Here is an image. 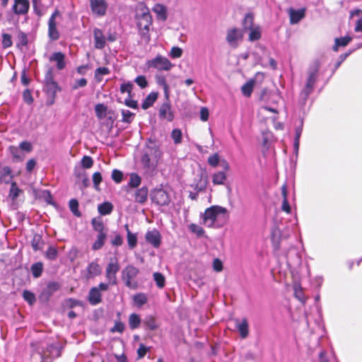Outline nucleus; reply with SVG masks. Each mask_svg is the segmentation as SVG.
Listing matches in <instances>:
<instances>
[{
	"instance_id": "f257e3e1",
	"label": "nucleus",
	"mask_w": 362,
	"mask_h": 362,
	"mask_svg": "<svg viewBox=\"0 0 362 362\" xmlns=\"http://www.w3.org/2000/svg\"><path fill=\"white\" fill-rule=\"evenodd\" d=\"M202 223L207 228H221L229 220L228 210L218 205H213L200 214Z\"/></svg>"
},
{
	"instance_id": "f03ea898",
	"label": "nucleus",
	"mask_w": 362,
	"mask_h": 362,
	"mask_svg": "<svg viewBox=\"0 0 362 362\" xmlns=\"http://www.w3.org/2000/svg\"><path fill=\"white\" fill-rule=\"evenodd\" d=\"M136 20L141 37L148 42L151 40L149 30L152 25V16L150 10L144 4H141L137 8Z\"/></svg>"
},
{
	"instance_id": "7ed1b4c3",
	"label": "nucleus",
	"mask_w": 362,
	"mask_h": 362,
	"mask_svg": "<svg viewBox=\"0 0 362 362\" xmlns=\"http://www.w3.org/2000/svg\"><path fill=\"white\" fill-rule=\"evenodd\" d=\"M319 66L313 64L308 71V76L305 85L300 93V101L303 105L305 103L310 93L313 92L314 86L318 78Z\"/></svg>"
},
{
	"instance_id": "20e7f679",
	"label": "nucleus",
	"mask_w": 362,
	"mask_h": 362,
	"mask_svg": "<svg viewBox=\"0 0 362 362\" xmlns=\"http://www.w3.org/2000/svg\"><path fill=\"white\" fill-rule=\"evenodd\" d=\"M59 356V349L51 344L47 346L45 350L35 351L31 356V359L33 362H51L52 358L58 357Z\"/></svg>"
},
{
	"instance_id": "39448f33",
	"label": "nucleus",
	"mask_w": 362,
	"mask_h": 362,
	"mask_svg": "<svg viewBox=\"0 0 362 362\" xmlns=\"http://www.w3.org/2000/svg\"><path fill=\"white\" fill-rule=\"evenodd\" d=\"M146 66L148 69H155L158 71H170L173 67L170 61L162 55H157L156 57L147 60Z\"/></svg>"
},
{
	"instance_id": "423d86ee",
	"label": "nucleus",
	"mask_w": 362,
	"mask_h": 362,
	"mask_svg": "<svg viewBox=\"0 0 362 362\" xmlns=\"http://www.w3.org/2000/svg\"><path fill=\"white\" fill-rule=\"evenodd\" d=\"M139 272V269L133 265H128L124 268L122 271V279L127 287L132 289L137 288L138 284L134 279L138 275Z\"/></svg>"
},
{
	"instance_id": "0eeeda50",
	"label": "nucleus",
	"mask_w": 362,
	"mask_h": 362,
	"mask_svg": "<svg viewBox=\"0 0 362 362\" xmlns=\"http://www.w3.org/2000/svg\"><path fill=\"white\" fill-rule=\"evenodd\" d=\"M120 269L118 260L117 258H111L110 262L105 268V277L107 280L109 285H116L117 283V274Z\"/></svg>"
},
{
	"instance_id": "6e6552de",
	"label": "nucleus",
	"mask_w": 362,
	"mask_h": 362,
	"mask_svg": "<svg viewBox=\"0 0 362 362\" xmlns=\"http://www.w3.org/2000/svg\"><path fill=\"white\" fill-rule=\"evenodd\" d=\"M108 284L106 283H100L98 286L93 287L90 289L88 300L90 304L96 305L102 301L101 291H107Z\"/></svg>"
},
{
	"instance_id": "1a4fd4ad",
	"label": "nucleus",
	"mask_w": 362,
	"mask_h": 362,
	"mask_svg": "<svg viewBox=\"0 0 362 362\" xmlns=\"http://www.w3.org/2000/svg\"><path fill=\"white\" fill-rule=\"evenodd\" d=\"M244 28L250 30L249 40L255 41L261 37V30L259 26L253 25V18L251 15L247 14L245 16L244 22Z\"/></svg>"
},
{
	"instance_id": "9d476101",
	"label": "nucleus",
	"mask_w": 362,
	"mask_h": 362,
	"mask_svg": "<svg viewBox=\"0 0 362 362\" xmlns=\"http://www.w3.org/2000/svg\"><path fill=\"white\" fill-rule=\"evenodd\" d=\"M153 202L160 206H166L170 202L169 194L161 188L154 189L151 194Z\"/></svg>"
},
{
	"instance_id": "9b49d317",
	"label": "nucleus",
	"mask_w": 362,
	"mask_h": 362,
	"mask_svg": "<svg viewBox=\"0 0 362 362\" xmlns=\"http://www.w3.org/2000/svg\"><path fill=\"white\" fill-rule=\"evenodd\" d=\"M158 117L161 120H165L169 122L173 121L175 113L169 100H167L165 99V101L160 106L158 109Z\"/></svg>"
},
{
	"instance_id": "f8f14e48",
	"label": "nucleus",
	"mask_w": 362,
	"mask_h": 362,
	"mask_svg": "<svg viewBox=\"0 0 362 362\" xmlns=\"http://www.w3.org/2000/svg\"><path fill=\"white\" fill-rule=\"evenodd\" d=\"M243 36V32L240 29L230 28L227 31L226 41L230 47L235 48L242 40Z\"/></svg>"
},
{
	"instance_id": "ddd939ff",
	"label": "nucleus",
	"mask_w": 362,
	"mask_h": 362,
	"mask_svg": "<svg viewBox=\"0 0 362 362\" xmlns=\"http://www.w3.org/2000/svg\"><path fill=\"white\" fill-rule=\"evenodd\" d=\"M90 5L93 14L103 16L106 13L107 4L105 0H90Z\"/></svg>"
},
{
	"instance_id": "4468645a",
	"label": "nucleus",
	"mask_w": 362,
	"mask_h": 362,
	"mask_svg": "<svg viewBox=\"0 0 362 362\" xmlns=\"http://www.w3.org/2000/svg\"><path fill=\"white\" fill-rule=\"evenodd\" d=\"M59 15V11H55L50 16L48 22V34L49 37L52 40H57L59 37V32L57 29L56 18Z\"/></svg>"
},
{
	"instance_id": "2eb2a0df",
	"label": "nucleus",
	"mask_w": 362,
	"mask_h": 362,
	"mask_svg": "<svg viewBox=\"0 0 362 362\" xmlns=\"http://www.w3.org/2000/svg\"><path fill=\"white\" fill-rule=\"evenodd\" d=\"M30 8L28 0H14L12 9L16 15H25L28 13Z\"/></svg>"
},
{
	"instance_id": "dca6fc26",
	"label": "nucleus",
	"mask_w": 362,
	"mask_h": 362,
	"mask_svg": "<svg viewBox=\"0 0 362 362\" xmlns=\"http://www.w3.org/2000/svg\"><path fill=\"white\" fill-rule=\"evenodd\" d=\"M100 273L101 267L100 264L96 261H93L88 265L84 272V276L87 279H89L100 275Z\"/></svg>"
},
{
	"instance_id": "f3484780",
	"label": "nucleus",
	"mask_w": 362,
	"mask_h": 362,
	"mask_svg": "<svg viewBox=\"0 0 362 362\" xmlns=\"http://www.w3.org/2000/svg\"><path fill=\"white\" fill-rule=\"evenodd\" d=\"M94 46L98 49H102L105 47L106 37L103 32L99 28L93 30Z\"/></svg>"
},
{
	"instance_id": "a211bd4d",
	"label": "nucleus",
	"mask_w": 362,
	"mask_h": 362,
	"mask_svg": "<svg viewBox=\"0 0 362 362\" xmlns=\"http://www.w3.org/2000/svg\"><path fill=\"white\" fill-rule=\"evenodd\" d=\"M49 60L56 63L57 69L58 70H62L66 67V64L65 61V55L61 52L52 53L49 56Z\"/></svg>"
},
{
	"instance_id": "6ab92c4d",
	"label": "nucleus",
	"mask_w": 362,
	"mask_h": 362,
	"mask_svg": "<svg viewBox=\"0 0 362 362\" xmlns=\"http://www.w3.org/2000/svg\"><path fill=\"white\" fill-rule=\"evenodd\" d=\"M235 327L242 339H245L249 334V325L246 318L241 320H235Z\"/></svg>"
},
{
	"instance_id": "aec40b11",
	"label": "nucleus",
	"mask_w": 362,
	"mask_h": 362,
	"mask_svg": "<svg viewBox=\"0 0 362 362\" xmlns=\"http://www.w3.org/2000/svg\"><path fill=\"white\" fill-rule=\"evenodd\" d=\"M146 240L154 247H158L160 245V234L157 230L148 231L146 234Z\"/></svg>"
},
{
	"instance_id": "412c9836",
	"label": "nucleus",
	"mask_w": 362,
	"mask_h": 362,
	"mask_svg": "<svg viewBox=\"0 0 362 362\" xmlns=\"http://www.w3.org/2000/svg\"><path fill=\"white\" fill-rule=\"evenodd\" d=\"M288 14L291 24H296L305 17V8H300L298 10L290 8L288 10Z\"/></svg>"
},
{
	"instance_id": "4be33fe9",
	"label": "nucleus",
	"mask_w": 362,
	"mask_h": 362,
	"mask_svg": "<svg viewBox=\"0 0 362 362\" xmlns=\"http://www.w3.org/2000/svg\"><path fill=\"white\" fill-rule=\"evenodd\" d=\"M269 99L271 101V103L272 105H263L260 109L259 111L262 110H267L271 112L274 113H278V110H276V107L274 105L277 104L279 100H280V96L276 93H273L269 94Z\"/></svg>"
},
{
	"instance_id": "5701e85b",
	"label": "nucleus",
	"mask_w": 362,
	"mask_h": 362,
	"mask_svg": "<svg viewBox=\"0 0 362 362\" xmlns=\"http://www.w3.org/2000/svg\"><path fill=\"white\" fill-rule=\"evenodd\" d=\"M59 288V285L57 282H49L46 288H45L42 293L41 298H45V300H48L54 292L58 291Z\"/></svg>"
},
{
	"instance_id": "b1692460",
	"label": "nucleus",
	"mask_w": 362,
	"mask_h": 362,
	"mask_svg": "<svg viewBox=\"0 0 362 362\" xmlns=\"http://www.w3.org/2000/svg\"><path fill=\"white\" fill-rule=\"evenodd\" d=\"M13 179L12 171L8 166L0 167V183L8 184Z\"/></svg>"
},
{
	"instance_id": "393cba45",
	"label": "nucleus",
	"mask_w": 362,
	"mask_h": 362,
	"mask_svg": "<svg viewBox=\"0 0 362 362\" xmlns=\"http://www.w3.org/2000/svg\"><path fill=\"white\" fill-rule=\"evenodd\" d=\"M156 81L157 84L163 88L165 98L168 100L170 97V88L166 81L165 77L163 75L158 74L156 76Z\"/></svg>"
},
{
	"instance_id": "a878e982",
	"label": "nucleus",
	"mask_w": 362,
	"mask_h": 362,
	"mask_svg": "<svg viewBox=\"0 0 362 362\" xmlns=\"http://www.w3.org/2000/svg\"><path fill=\"white\" fill-rule=\"evenodd\" d=\"M141 163L143 167L148 170H153L156 167V162L151 160L148 153H144L141 156Z\"/></svg>"
},
{
	"instance_id": "bb28decb",
	"label": "nucleus",
	"mask_w": 362,
	"mask_h": 362,
	"mask_svg": "<svg viewBox=\"0 0 362 362\" xmlns=\"http://www.w3.org/2000/svg\"><path fill=\"white\" fill-rule=\"evenodd\" d=\"M153 11L156 14L158 19L161 21L167 19V9L163 4H156L153 8Z\"/></svg>"
},
{
	"instance_id": "cd10ccee",
	"label": "nucleus",
	"mask_w": 362,
	"mask_h": 362,
	"mask_svg": "<svg viewBox=\"0 0 362 362\" xmlns=\"http://www.w3.org/2000/svg\"><path fill=\"white\" fill-rule=\"evenodd\" d=\"M281 194L283 197L281 210L287 214H290L291 209L287 199V187L286 184L281 187Z\"/></svg>"
},
{
	"instance_id": "c85d7f7f",
	"label": "nucleus",
	"mask_w": 362,
	"mask_h": 362,
	"mask_svg": "<svg viewBox=\"0 0 362 362\" xmlns=\"http://www.w3.org/2000/svg\"><path fill=\"white\" fill-rule=\"evenodd\" d=\"M148 197V189L146 187H141L135 192V201L139 204L144 203Z\"/></svg>"
},
{
	"instance_id": "c756f323",
	"label": "nucleus",
	"mask_w": 362,
	"mask_h": 362,
	"mask_svg": "<svg viewBox=\"0 0 362 362\" xmlns=\"http://www.w3.org/2000/svg\"><path fill=\"white\" fill-rule=\"evenodd\" d=\"M157 98H158V93H157L152 92V93H149L146 96V98L144 100V101H143V103L141 104V107L144 110H146V109L149 108L156 102V100H157Z\"/></svg>"
},
{
	"instance_id": "7c9ffc66",
	"label": "nucleus",
	"mask_w": 362,
	"mask_h": 362,
	"mask_svg": "<svg viewBox=\"0 0 362 362\" xmlns=\"http://www.w3.org/2000/svg\"><path fill=\"white\" fill-rule=\"evenodd\" d=\"M227 175L223 171H218L212 175V182L215 185H222L225 183Z\"/></svg>"
},
{
	"instance_id": "2f4dec72",
	"label": "nucleus",
	"mask_w": 362,
	"mask_h": 362,
	"mask_svg": "<svg viewBox=\"0 0 362 362\" xmlns=\"http://www.w3.org/2000/svg\"><path fill=\"white\" fill-rule=\"evenodd\" d=\"M127 230V243L130 249H134L137 245V235L136 233H132L127 224L124 226Z\"/></svg>"
},
{
	"instance_id": "473e14b6",
	"label": "nucleus",
	"mask_w": 362,
	"mask_h": 362,
	"mask_svg": "<svg viewBox=\"0 0 362 362\" xmlns=\"http://www.w3.org/2000/svg\"><path fill=\"white\" fill-rule=\"evenodd\" d=\"M148 302V297L146 293H139L133 296L134 305L138 308H141Z\"/></svg>"
},
{
	"instance_id": "72a5a7b5",
	"label": "nucleus",
	"mask_w": 362,
	"mask_h": 362,
	"mask_svg": "<svg viewBox=\"0 0 362 362\" xmlns=\"http://www.w3.org/2000/svg\"><path fill=\"white\" fill-rule=\"evenodd\" d=\"M113 209V206L110 202H105L100 204L98 206V212L102 216H105L111 214Z\"/></svg>"
},
{
	"instance_id": "f704fd0d",
	"label": "nucleus",
	"mask_w": 362,
	"mask_h": 362,
	"mask_svg": "<svg viewBox=\"0 0 362 362\" xmlns=\"http://www.w3.org/2000/svg\"><path fill=\"white\" fill-rule=\"evenodd\" d=\"M107 235L106 233H100L97 235V240L94 242L92 245L93 250H98L103 247L105 244Z\"/></svg>"
},
{
	"instance_id": "c9c22d12",
	"label": "nucleus",
	"mask_w": 362,
	"mask_h": 362,
	"mask_svg": "<svg viewBox=\"0 0 362 362\" xmlns=\"http://www.w3.org/2000/svg\"><path fill=\"white\" fill-rule=\"evenodd\" d=\"M31 245L34 251L41 250L44 246V241L39 235H35L31 241Z\"/></svg>"
},
{
	"instance_id": "e433bc0d",
	"label": "nucleus",
	"mask_w": 362,
	"mask_h": 362,
	"mask_svg": "<svg viewBox=\"0 0 362 362\" xmlns=\"http://www.w3.org/2000/svg\"><path fill=\"white\" fill-rule=\"evenodd\" d=\"M351 40L352 38L350 36L336 38L333 49L334 51H337L339 47H345L351 41Z\"/></svg>"
},
{
	"instance_id": "4c0bfd02",
	"label": "nucleus",
	"mask_w": 362,
	"mask_h": 362,
	"mask_svg": "<svg viewBox=\"0 0 362 362\" xmlns=\"http://www.w3.org/2000/svg\"><path fill=\"white\" fill-rule=\"evenodd\" d=\"M141 318L139 315L132 313L129 317V325L132 329H135L139 327Z\"/></svg>"
},
{
	"instance_id": "58836bf2",
	"label": "nucleus",
	"mask_w": 362,
	"mask_h": 362,
	"mask_svg": "<svg viewBox=\"0 0 362 362\" xmlns=\"http://www.w3.org/2000/svg\"><path fill=\"white\" fill-rule=\"evenodd\" d=\"M254 86L255 81L253 80L246 82L241 88L242 93L246 97H250L252 93Z\"/></svg>"
},
{
	"instance_id": "ea45409f",
	"label": "nucleus",
	"mask_w": 362,
	"mask_h": 362,
	"mask_svg": "<svg viewBox=\"0 0 362 362\" xmlns=\"http://www.w3.org/2000/svg\"><path fill=\"white\" fill-rule=\"evenodd\" d=\"M22 192L23 191L21 189H19V187L17 186V184L14 182H12L11 184V188L8 194L9 198H11L12 201H14Z\"/></svg>"
},
{
	"instance_id": "a19ab883",
	"label": "nucleus",
	"mask_w": 362,
	"mask_h": 362,
	"mask_svg": "<svg viewBox=\"0 0 362 362\" xmlns=\"http://www.w3.org/2000/svg\"><path fill=\"white\" fill-rule=\"evenodd\" d=\"M107 110V106H105L103 103L97 104L95 106V115H96L97 117L99 119H103L106 117Z\"/></svg>"
},
{
	"instance_id": "79ce46f5",
	"label": "nucleus",
	"mask_w": 362,
	"mask_h": 362,
	"mask_svg": "<svg viewBox=\"0 0 362 362\" xmlns=\"http://www.w3.org/2000/svg\"><path fill=\"white\" fill-rule=\"evenodd\" d=\"M170 136L175 145H178L182 141V132L180 129H173L171 132Z\"/></svg>"
},
{
	"instance_id": "37998d69",
	"label": "nucleus",
	"mask_w": 362,
	"mask_h": 362,
	"mask_svg": "<svg viewBox=\"0 0 362 362\" xmlns=\"http://www.w3.org/2000/svg\"><path fill=\"white\" fill-rule=\"evenodd\" d=\"M31 272L35 278H38L42 275L43 264L42 262H37L31 266Z\"/></svg>"
},
{
	"instance_id": "c03bdc74",
	"label": "nucleus",
	"mask_w": 362,
	"mask_h": 362,
	"mask_svg": "<svg viewBox=\"0 0 362 362\" xmlns=\"http://www.w3.org/2000/svg\"><path fill=\"white\" fill-rule=\"evenodd\" d=\"M45 88L48 94L52 95L53 97L59 90V86L56 81L45 83Z\"/></svg>"
},
{
	"instance_id": "a18cd8bd",
	"label": "nucleus",
	"mask_w": 362,
	"mask_h": 362,
	"mask_svg": "<svg viewBox=\"0 0 362 362\" xmlns=\"http://www.w3.org/2000/svg\"><path fill=\"white\" fill-rule=\"evenodd\" d=\"M294 288V296L301 303H304L306 300V298L303 294V288L300 284H295L293 286Z\"/></svg>"
},
{
	"instance_id": "49530a36",
	"label": "nucleus",
	"mask_w": 362,
	"mask_h": 362,
	"mask_svg": "<svg viewBox=\"0 0 362 362\" xmlns=\"http://www.w3.org/2000/svg\"><path fill=\"white\" fill-rule=\"evenodd\" d=\"M188 228L191 233L197 235L198 237H202L205 233L202 227L195 223H190L188 226Z\"/></svg>"
},
{
	"instance_id": "de8ad7c7",
	"label": "nucleus",
	"mask_w": 362,
	"mask_h": 362,
	"mask_svg": "<svg viewBox=\"0 0 362 362\" xmlns=\"http://www.w3.org/2000/svg\"><path fill=\"white\" fill-rule=\"evenodd\" d=\"M69 209L73 214L77 217H81V213L78 210V202L76 199H72L69 203Z\"/></svg>"
},
{
	"instance_id": "09e8293b",
	"label": "nucleus",
	"mask_w": 362,
	"mask_h": 362,
	"mask_svg": "<svg viewBox=\"0 0 362 362\" xmlns=\"http://www.w3.org/2000/svg\"><path fill=\"white\" fill-rule=\"evenodd\" d=\"M110 74V70L107 67H99L95 71V78L97 81L100 82L103 75Z\"/></svg>"
},
{
	"instance_id": "8fccbe9b",
	"label": "nucleus",
	"mask_w": 362,
	"mask_h": 362,
	"mask_svg": "<svg viewBox=\"0 0 362 362\" xmlns=\"http://www.w3.org/2000/svg\"><path fill=\"white\" fill-rule=\"evenodd\" d=\"M141 182V177L136 173H132L129 177V186L131 187H137Z\"/></svg>"
},
{
	"instance_id": "3c124183",
	"label": "nucleus",
	"mask_w": 362,
	"mask_h": 362,
	"mask_svg": "<svg viewBox=\"0 0 362 362\" xmlns=\"http://www.w3.org/2000/svg\"><path fill=\"white\" fill-rule=\"evenodd\" d=\"M23 299L29 303V305H33L36 301V298L35 294L30 291H24L23 293Z\"/></svg>"
},
{
	"instance_id": "603ef678",
	"label": "nucleus",
	"mask_w": 362,
	"mask_h": 362,
	"mask_svg": "<svg viewBox=\"0 0 362 362\" xmlns=\"http://www.w3.org/2000/svg\"><path fill=\"white\" fill-rule=\"evenodd\" d=\"M91 224L93 226V229L98 231V233H105L104 231V224L101 220L93 218L91 221Z\"/></svg>"
},
{
	"instance_id": "864d4df0",
	"label": "nucleus",
	"mask_w": 362,
	"mask_h": 362,
	"mask_svg": "<svg viewBox=\"0 0 362 362\" xmlns=\"http://www.w3.org/2000/svg\"><path fill=\"white\" fill-rule=\"evenodd\" d=\"M153 279L156 283V285L158 288H163L165 286V280L164 276L159 273L156 272L153 274Z\"/></svg>"
},
{
	"instance_id": "5fc2aeb1",
	"label": "nucleus",
	"mask_w": 362,
	"mask_h": 362,
	"mask_svg": "<svg viewBox=\"0 0 362 362\" xmlns=\"http://www.w3.org/2000/svg\"><path fill=\"white\" fill-rule=\"evenodd\" d=\"M10 152L13 157L18 160H22L23 159L24 155L21 152L20 148L16 146H11Z\"/></svg>"
},
{
	"instance_id": "6e6d98bb",
	"label": "nucleus",
	"mask_w": 362,
	"mask_h": 362,
	"mask_svg": "<svg viewBox=\"0 0 362 362\" xmlns=\"http://www.w3.org/2000/svg\"><path fill=\"white\" fill-rule=\"evenodd\" d=\"M40 197L44 199L48 204L54 205L52 196L49 190H42L40 192Z\"/></svg>"
},
{
	"instance_id": "4d7b16f0",
	"label": "nucleus",
	"mask_w": 362,
	"mask_h": 362,
	"mask_svg": "<svg viewBox=\"0 0 362 362\" xmlns=\"http://www.w3.org/2000/svg\"><path fill=\"white\" fill-rule=\"evenodd\" d=\"M58 255V251L56 247L53 246H49L47 250L45 252V257L48 259L54 260L57 258Z\"/></svg>"
},
{
	"instance_id": "13d9d810",
	"label": "nucleus",
	"mask_w": 362,
	"mask_h": 362,
	"mask_svg": "<svg viewBox=\"0 0 362 362\" xmlns=\"http://www.w3.org/2000/svg\"><path fill=\"white\" fill-rule=\"evenodd\" d=\"M133 84L132 82L129 81L127 83H123L121 84L119 90L122 93H127L129 97L131 98V93L132 91Z\"/></svg>"
},
{
	"instance_id": "bf43d9fd",
	"label": "nucleus",
	"mask_w": 362,
	"mask_h": 362,
	"mask_svg": "<svg viewBox=\"0 0 362 362\" xmlns=\"http://www.w3.org/2000/svg\"><path fill=\"white\" fill-rule=\"evenodd\" d=\"M144 323L151 330H155L157 328L155 318L152 316L146 317L144 321Z\"/></svg>"
},
{
	"instance_id": "052dcab7",
	"label": "nucleus",
	"mask_w": 362,
	"mask_h": 362,
	"mask_svg": "<svg viewBox=\"0 0 362 362\" xmlns=\"http://www.w3.org/2000/svg\"><path fill=\"white\" fill-rule=\"evenodd\" d=\"M122 121L123 122H126V123H130L134 117V114L128 110H122Z\"/></svg>"
},
{
	"instance_id": "680f3d73",
	"label": "nucleus",
	"mask_w": 362,
	"mask_h": 362,
	"mask_svg": "<svg viewBox=\"0 0 362 362\" xmlns=\"http://www.w3.org/2000/svg\"><path fill=\"white\" fill-rule=\"evenodd\" d=\"M182 49L179 47H173L169 52V57L173 59H177L182 57Z\"/></svg>"
},
{
	"instance_id": "e2e57ef3",
	"label": "nucleus",
	"mask_w": 362,
	"mask_h": 362,
	"mask_svg": "<svg viewBox=\"0 0 362 362\" xmlns=\"http://www.w3.org/2000/svg\"><path fill=\"white\" fill-rule=\"evenodd\" d=\"M208 163L211 167H216L221 162L220 158L218 153H214L212 156H209L208 158Z\"/></svg>"
},
{
	"instance_id": "0e129e2a",
	"label": "nucleus",
	"mask_w": 362,
	"mask_h": 362,
	"mask_svg": "<svg viewBox=\"0 0 362 362\" xmlns=\"http://www.w3.org/2000/svg\"><path fill=\"white\" fill-rule=\"evenodd\" d=\"M93 165V160L88 156H84L81 159V165L83 168L88 169Z\"/></svg>"
},
{
	"instance_id": "69168bd1",
	"label": "nucleus",
	"mask_w": 362,
	"mask_h": 362,
	"mask_svg": "<svg viewBox=\"0 0 362 362\" xmlns=\"http://www.w3.org/2000/svg\"><path fill=\"white\" fill-rule=\"evenodd\" d=\"M124 324L120 321H116L115 325L111 328L110 332L112 333L119 332L122 333L124 330Z\"/></svg>"
},
{
	"instance_id": "338daca9",
	"label": "nucleus",
	"mask_w": 362,
	"mask_h": 362,
	"mask_svg": "<svg viewBox=\"0 0 362 362\" xmlns=\"http://www.w3.org/2000/svg\"><path fill=\"white\" fill-rule=\"evenodd\" d=\"M12 45V40L11 35L4 33L2 35V46L4 48H8Z\"/></svg>"
},
{
	"instance_id": "774afa93",
	"label": "nucleus",
	"mask_w": 362,
	"mask_h": 362,
	"mask_svg": "<svg viewBox=\"0 0 362 362\" xmlns=\"http://www.w3.org/2000/svg\"><path fill=\"white\" fill-rule=\"evenodd\" d=\"M111 177L115 182L119 183L123 179V173L120 170L115 169L112 172Z\"/></svg>"
}]
</instances>
